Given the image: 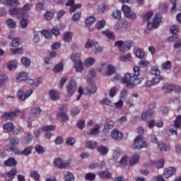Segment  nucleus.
<instances>
[{
    "instance_id": "1",
    "label": "nucleus",
    "mask_w": 181,
    "mask_h": 181,
    "mask_svg": "<svg viewBox=\"0 0 181 181\" xmlns=\"http://www.w3.org/2000/svg\"><path fill=\"white\" fill-rule=\"evenodd\" d=\"M134 74L126 73L121 79L122 84H126L128 88H134L135 86L141 84L144 78H139L140 70L138 66L133 68Z\"/></svg>"
},
{
    "instance_id": "2",
    "label": "nucleus",
    "mask_w": 181,
    "mask_h": 181,
    "mask_svg": "<svg viewBox=\"0 0 181 181\" xmlns=\"http://www.w3.org/2000/svg\"><path fill=\"white\" fill-rule=\"evenodd\" d=\"M170 30L172 35L169 37L168 40L169 42H175L174 47L175 49H179V47H181V40L179 39L180 37L177 33L180 32V30L179 29V27L173 25L170 27Z\"/></svg>"
},
{
    "instance_id": "3",
    "label": "nucleus",
    "mask_w": 181,
    "mask_h": 181,
    "mask_svg": "<svg viewBox=\"0 0 181 181\" xmlns=\"http://www.w3.org/2000/svg\"><path fill=\"white\" fill-rule=\"evenodd\" d=\"M151 141L152 142V144H156V145H158L160 151H161L162 152H166L170 149V146L169 144H166L162 141H159V140H158V137H156V136L155 135H151Z\"/></svg>"
},
{
    "instance_id": "4",
    "label": "nucleus",
    "mask_w": 181,
    "mask_h": 181,
    "mask_svg": "<svg viewBox=\"0 0 181 181\" xmlns=\"http://www.w3.org/2000/svg\"><path fill=\"white\" fill-rule=\"evenodd\" d=\"M9 15L13 16L17 15L18 18H28L29 14L26 11H23V9L19 8H11L8 10Z\"/></svg>"
},
{
    "instance_id": "5",
    "label": "nucleus",
    "mask_w": 181,
    "mask_h": 181,
    "mask_svg": "<svg viewBox=\"0 0 181 181\" xmlns=\"http://www.w3.org/2000/svg\"><path fill=\"white\" fill-rule=\"evenodd\" d=\"M146 141L144 140L142 136H138L134 141L133 145H132V149H142L146 148Z\"/></svg>"
},
{
    "instance_id": "6",
    "label": "nucleus",
    "mask_w": 181,
    "mask_h": 181,
    "mask_svg": "<svg viewBox=\"0 0 181 181\" xmlns=\"http://www.w3.org/2000/svg\"><path fill=\"white\" fill-rule=\"evenodd\" d=\"M80 54L76 53L71 55V59L75 63L76 71H83V62L80 60Z\"/></svg>"
},
{
    "instance_id": "7",
    "label": "nucleus",
    "mask_w": 181,
    "mask_h": 181,
    "mask_svg": "<svg viewBox=\"0 0 181 181\" xmlns=\"http://www.w3.org/2000/svg\"><path fill=\"white\" fill-rule=\"evenodd\" d=\"M162 22V20L160 19V17L158 13L156 14L153 19V22H148L147 23V29L149 30H153V29H158L159 28V23Z\"/></svg>"
},
{
    "instance_id": "8",
    "label": "nucleus",
    "mask_w": 181,
    "mask_h": 181,
    "mask_svg": "<svg viewBox=\"0 0 181 181\" xmlns=\"http://www.w3.org/2000/svg\"><path fill=\"white\" fill-rule=\"evenodd\" d=\"M67 110H69L67 105H63L61 107H59V112L57 114V117L58 119L62 121V122L69 121V116H67V114H66Z\"/></svg>"
},
{
    "instance_id": "9",
    "label": "nucleus",
    "mask_w": 181,
    "mask_h": 181,
    "mask_svg": "<svg viewBox=\"0 0 181 181\" xmlns=\"http://www.w3.org/2000/svg\"><path fill=\"white\" fill-rule=\"evenodd\" d=\"M144 168H151V166H153L157 169H162V168L165 166V160L161 158L158 161H148L147 163H144Z\"/></svg>"
},
{
    "instance_id": "10",
    "label": "nucleus",
    "mask_w": 181,
    "mask_h": 181,
    "mask_svg": "<svg viewBox=\"0 0 181 181\" xmlns=\"http://www.w3.org/2000/svg\"><path fill=\"white\" fill-rule=\"evenodd\" d=\"M181 125V115L177 116L176 120L174 121V126H171V127L169 128L168 131L172 134V135H177V132L176 129L177 128H180Z\"/></svg>"
},
{
    "instance_id": "11",
    "label": "nucleus",
    "mask_w": 181,
    "mask_h": 181,
    "mask_svg": "<svg viewBox=\"0 0 181 181\" xmlns=\"http://www.w3.org/2000/svg\"><path fill=\"white\" fill-rule=\"evenodd\" d=\"M122 11L128 19L135 20L136 19V14L135 13L131 11V8L127 5L122 6Z\"/></svg>"
},
{
    "instance_id": "12",
    "label": "nucleus",
    "mask_w": 181,
    "mask_h": 181,
    "mask_svg": "<svg viewBox=\"0 0 181 181\" xmlns=\"http://www.w3.org/2000/svg\"><path fill=\"white\" fill-rule=\"evenodd\" d=\"M33 94V90L30 89L27 90L26 93H25L22 90H18L17 92V97L19 98L21 101H25L28 97H30Z\"/></svg>"
},
{
    "instance_id": "13",
    "label": "nucleus",
    "mask_w": 181,
    "mask_h": 181,
    "mask_svg": "<svg viewBox=\"0 0 181 181\" xmlns=\"http://www.w3.org/2000/svg\"><path fill=\"white\" fill-rule=\"evenodd\" d=\"M87 82L90 85L85 88L86 93L90 95L97 93V86L93 83V78H88Z\"/></svg>"
},
{
    "instance_id": "14",
    "label": "nucleus",
    "mask_w": 181,
    "mask_h": 181,
    "mask_svg": "<svg viewBox=\"0 0 181 181\" xmlns=\"http://www.w3.org/2000/svg\"><path fill=\"white\" fill-rule=\"evenodd\" d=\"M98 42L94 41V40H88L87 42L85 45V47L86 49H90V47H94V46H95V54H97V53H101L103 52V47L100 46H98Z\"/></svg>"
},
{
    "instance_id": "15",
    "label": "nucleus",
    "mask_w": 181,
    "mask_h": 181,
    "mask_svg": "<svg viewBox=\"0 0 181 181\" xmlns=\"http://www.w3.org/2000/svg\"><path fill=\"white\" fill-rule=\"evenodd\" d=\"M66 90L68 95H73L77 90V83H76V81L71 79L66 86Z\"/></svg>"
},
{
    "instance_id": "16",
    "label": "nucleus",
    "mask_w": 181,
    "mask_h": 181,
    "mask_svg": "<svg viewBox=\"0 0 181 181\" xmlns=\"http://www.w3.org/2000/svg\"><path fill=\"white\" fill-rule=\"evenodd\" d=\"M18 112H21V111L16 110L14 112H5L3 114L2 118L6 121H12L16 117V114H18Z\"/></svg>"
},
{
    "instance_id": "17",
    "label": "nucleus",
    "mask_w": 181,
    "mask_h": 181,
    "mask_svg": "<svg viewBox=\"0 0 181 181\" xmlns=\"http://www.w3.org/2000/svg\"><path fill=\"white\" fill-rule=\"evenodd\" d=\"M175 173L176 168L173 167H168L167 169L164 170L163 176L165 179H169V177H172V176Z\"/></svg>"
},
{
    "instance_id": "18",
    "label": "nucleus",
    "mask_w": 181,
    "mask_h": 181,
    "mask_svg": "<svg viewBox=\"0 0 181 181\" xmlns=\"http://www.w3.org/2000/svg\"><path fill=\"white\" fill-rule=\"evenodd\" d=\"M111 136L112 139H115V141H121L122 138H124V135L119 130L115 129L112 133H111Z\"/></svg>"
},
{
    "instance_id": "19",
    "label": "nucleus",
    "mask_w": 181,
    "mask_h": 181,
    "mask_svg": "<svg viewBox=\"0 0 181 181\" xmlns=\"http://www.w3.org/2000/svg\"><path fill=\"white\" fill-rule=\"evenodd\" d=\"M16 173H18V170H16V168H12L9 172H8L6 173V177H5V180L6 181L13 180Z\"/></svg>"
},
{
    "instance_id": "20",
    "label": "nucleus",
    "mask_w": 181,
    "mask_h": 181,
    "mask_svg": "<svg viewBox=\"0 0 181 181\" xmlns=\"http://www.w3.org/2000/svg\"><path fill=\"white\" fill-rule=\"evenodd\" d=\"M132 47V40H127L124 43L123 47L119 48V52L121 54H123V53H125L127 50H129Z\"/></svg>"
},
{
    "instance_id": "21",
    "label": "nucleus",
    "mask_w": 181,
    "mask_h": 181,
    "mask_svg": "<svg viewBox=\"0 0 181 181\" xmlns=\"http://www.w3.org/2000/svg\"><path fill=\"white\" fill-rule=\"evenodd\" d=\"M16 165H18V162L13 157H10L4 161V165L8 168H13V166H16Z\"/></svg>"
},
{
    "instance_id": "22",
    "label": "nucleus",
    "mask_w": 181,
    "mask_h": 181,
    "mask_svg": "<svg viewBox=\"0 0 181 181\" xmlns=\"http://www.w3.org/2000/svg\"><path fill=\"white\" fill-rule=\"evenodd\" d=\"M2 4L8 6H18L21 4L19 0H3Z\"/></svg>"
},
{
    "instance_id": "23",
    "label": "nucleus",
    "mask_w": 181,
    "mask_h": 181,
    "mask_svg": "<svg viewBox=\"0 0 181 181\" xmlns=\"http://www.w3.org/2000/svg\"><path fill=\"white\" fill-rule=\"evenodd\" d=\"M140 158L141 156L138 153H135L134 155H133L129 161V166H134V165L138 163V162H139Z\"/></svg>"
},
{
    "instance_id": "24",
    "label": "nucleus",
    "mask_w": 181,
    "mask_h": 181,
    "mask_svg": "<svg viewBox=\"0 0 181 181\" xmlns=\"http://www.w3.org/2000/svg\"><path fill=\"white\" fill-rule=\"evenodd\" d=\"M110 9V7L105 4H101L98 7V13H105Z\"/></svg>"
},
{
    "instance_id": "25",
    "label": "nucleus",
    "mask_w": 181,
    "mask_h": 181,
    "mask_svg": "<svg viewBox=\"0 0 181 181\" xmlns=\"http://www.w3.org/2000/svg\"><path fill=\"white\" fill-rule=\"evenodd\" d=\"M49 97L52 101H56V100H59V98H60L59 91H57V90H52L49 91Z\"/></svg>"
},
{
    "instance_id": "26",
    "label": "nucleus",
    "mask_w": 181,
    "mask_h": 181,
    "mask_svg": "<svg viewBox=\"0 0 181 181\" xmlns=\"http://www.w3.org/2000/svg\"><path fill=\"white\" fill-rule=\"evenodd\" d=\"M98 175L100 177H101V179H110L112 177V174L108 170L99 172Z\"/></svg>"
},
{
    "instance_id": "27",
    "label": "nucleus",
    "mask_w": 181,
    "mask_h": 181,
    "mask_svg": "<svg viewBox=\"0 0 181 181\" xmlns=\"http://www.w3.org/2000/svg\"><path fill=\"white\" fill-rule=\"evenodd\" d=\"M96 150L101 155H107L108 153V148L103 145L96 147Z\"/></svg>"
},
{
    "instance_id": "28",
    "label": "nucleus",
    "mask_w": 181,
    "mask_h": 181,
    "mask_svg": "<svg viewBox=\"0 0 181 181\" xmlns=\"http://www.w3.org/2000/svg\"><path fill=\"white\" fill-rule=\"evenodd\" d=\"M175 88V85L173 84H165L163 86L162 90L163 93H172Z\"/></svg>"
},
{
    "instance_id": "29",
    "label": "nucleus",
    "mask_w": 181,
    "mask_h": 181,
    "mask_svg": "<svg viewBox=\"0 0 181 181\" xmlns=\"http://www.w3.org/2000/svg\"><path fill=\"white\" fill-rule=\"evenodd\" d=\"M103 35H105L107 36L108 39H110V40H115V35H114V33L112 31H110L108 30H105L102 31Z\"/></svg>"
},
{
    "instance_id": "30",
    "label": "nucleus",
    "mask_w": 181,
    "mask_h": 181,
    "mask_svg": "<svg viewBox=\"0 0 181 181\" xmlns=\"http://www.w3.org/2000/svg\"><path fill=\"white\" fill-rule=\"evenodd\" d=\"M85 146L88 149H95V147L98 146V143L94 141H88L85 144Z\"/></svg>"
},
{
    "instance_id": "31",
    "label": "nucleus",
    "mask_w": 181,
    "mask_h": 181,
    "mask_svg": "<svg viewBox=\"0 0 181 181\" xmlns=\"http://www.w3.org/2000/svg\"><path fill=\"white\" fill-rule=\"evenodd\" d=\"M105 166V163L102 162L100 164H98V163H92L89 165V169H95L98 168V169H103Z\"/></svg>"
},
{
    "instance_id": "32",
    "label": "nucleus",
    "mask_w": 181,
    "mask_h": 181,
    "mask_svg": "<svg viewBox=\"0 0 181 181\" xmlns=\"http://www.w3.org/2000/svg\"><path fill=\"white\" fill-rule=\"evenodd\" d=\"M3 129L6 132H13V124L11 122H7L3 125Z\"/></svg>"
},
{
    "instance_id": "33",
    "label": "nucleus",
    "mask_w": 181,
    "mask_h": 181,
    "mask_svg": "<svg viewBox=\"0 0 181 181\" xmlns=\"http://www.w3.org/2000/svg\"><path fill=\"white\" fill-rule=\"evenodd\" d=\"M28 78V74L25 72H21L18 74V77H16V80L18 82L26 81Z\"/></svg>"
},
{
    "instance_id": "34",
    "label": "nucleus",
    "mask_w": 181,
    "mask_h": 181,
    "mask_svg": "<svg viewBox=\"0 0 181 181\" xmlns=\"http://www.w3.org/2000/svg\"><path fill=\"white\" fill-rule=\"evenodd\" d=\"M54 163L60 169H64V168H66V164L63 163L62 158H55L54 160Z\"/></svg>"
},
{
    "instance_id": "35",
    "label": "nucleus",
    "mask_w": 181,
    "mask_h": 181,
    "mask_svg": "<svg viewBox=\"0 0 181 181\" xmlns=\"http://www.w3.org/2000/svg\"><path fill=\"white\" fill-rule=\"evenodd\" d=\"M30 176L35 181H40V174L36 170L31 171L30 173Z\"/></svg>"
},
{
    "instance_id": "36",
    "label": "nucleus",
    "mask_w": 181,
    "mask_h": 181,
    "mask_svg": "<svg viewBox=\"0 0 181 181\" xmlns=\"http://www.w3.org/2000/svg\"><path fill=\"white\" fill-rule=\"evenodd\" d=\"M100 132V125L96 124L95 127L90 129V132L87 133L88 135H97Z\"/></svg>"
},
{
    "instance_id": "37",
    "label": "nucleus",
    "mask_w": 181,
    "mask_h": 181,
    "mask_svg": "<svg viewBox=\"0 0 181 181\" xmlns=\"http://www.w3.org/2000/svg\"><path fill=\"white\" fill-rule=\"evenodd\" d=\"M64 175L65 181H74V175L71 172H65Z\"/></svg>"
},
{
    "instance_id": "38",
    "label": "nucleus",
    "mask_w": 181,
    "mask_h": 181,
    "mask_svg": "<svg viewBox=\"0 0 181 181\" xmlns=\"http://www.w3.org/2000/svg\"><path fill=\"white\" fill-rule=\"evenodd\" d=\"M95 22V18L94 16H89L86 20V25L87 28H90V26H92V25L94 24Z\"/></svg>"
},
{
    "instance_id": "39",
    "label": "nucleus",
    "mask_w": 181,
    "mask_h": 181,
    "mask_svg": "<svg viewBox=\"0 0 181 181\" xmlns=\"http://www.w3.org/2000/svg\"><path fill=\"white\" fill-rule=\"evenodd\" d=\"M33 149V148L32 147L26 148L24 150L20 151L19 155H23V156H28V155H30V153H32Z\"/></svg>"
},
{
    "instance_id": "40",
    "label": "nucleus",
    "mask_w": 181,
    "mask_h": 181,
    "mask_svg": "<svg viewBox=\"0 0 181 181\" xmlns=\"http://www.w3.org/2000/svg\"><path fill=\"white\" fill-rule=\"evenodd\" d=\"M6 25L11 29H14V28H16V23L13 21V19L8 18L6 21Z\"/></svg>"
},
{
    "instance_id": "41",
    "label": "nucleus",
    "mask_w": 181,
    "mask_h": 181,
    "mask_svg": "<svg viewBox=\"0 0 181 181\" xmlns=\"http://www.w3.org/2000/svg\"><path fill=\"white\" fill-rule=\"evenodd\" d=\"M73 37V33L71 32L68 31L64 34V42H71Z\"/></svg>"
},
{
    "instance_id": "42",
    "label": "nucleus",
    "mask_w": 181,
    "mask_h": 181,
    "mask_svg": "<svg viewBox=\"0 0 181 181\" xmlns=\"http://www.w3.org/2000/svg\"><path fill=\"white\" fill-rule=\"evenodd\" d=\"M42 131H43V132H49V131H54V129H56V127L53 124L52 125H46V126H43L41 128Z\"/></svg>"
},
{
    "instance_id": "43",
    "label": "nucleus",
    "mask_w": 181,
    "mask_h": 181,
    "mask_svg": "<svg viewBox=\"0 0 181 181\" xmlns=\"http://www.w3.org/2000/svg\"><path fill=\"white\" fill-rule=\"evenodd\" d=\"M107 76H112V74H115V67H114L112 65H107Z\"/></svg>"
},
{
    "instance_id": "44",
    "label": "nucleus",
    "mask_w": 181,
    "mask_h": 181,
    "mask_svg": "<svg viewBox=\"0 0 181 181\" xmlns=\"http://www.w3.org/2000/svg\"><path fill=\"white\" fill-rule=\"evenodd\" d=\"M104 26H105V20L99 21L95 24V28L98 30H101V29L104 28Z\"/></svg>"
},
{
    "instance_id": "45",
    "label": "nucleus",
    "mask_w": 181,
    "mask_h": 181,
    "mask_svg": "<svg viewBox=\"0 0 181 181\" xmlns=\"http://www.w3.org/2000/svg\"><path fill=\"white\" fill-rule=\"evenodd\" d=\"M150 73H151V74H153V76H160V71L156 66L151 67Z\"/></svg>"
},
{
    "instance_id": "46",
    "label": "nucleus",
    "mask_w": 181,
    "mask_h": 181,
    "mask_svg": "<svg viewBox=\"0 0 181 181\" xmlns=\"http://www.w3.org/2000/svg\"><path fill=\"white\" fill-rule=\"evenodd\" d=\"M63 70V63L60 62L59 64H57L54 66L53 69L54 73H60V71H62Z\"/></svg>"
},
{
    "instance_id": "47",
    "label": "nucleus",
    "mask_w": 181,
    "mask_h": 181,
    "mask_svg": "<svg viewBox=\"0 0 181 181\" xmlns=\"http://www.w3.org/2000/svg\"><path fill=\"white\" fill-rule=\"evenodd\" d=\"M161 67L163 70H170V69H172V62H170V61L163 62Z\"/></svg>"
},
{
    "instance_id": "48",
    "label": "nucleus",
    "mask_w": 181,
    "mask_h": 181,
    "mask_svg": "<svg viewBox=\"0 0 181 181\" xmlns=\"http://www.w3.org/2000/svg\"><path fill=\"white\" fill-rule=\"evenodd\" d=\"M7 68L10 71L16 69V60L10 61L7 65Z\"/></svg>"
},
{
    "instance_id": "49",
    "label": "nucleus",
    "mask_w": 181,
    "mask_h": 181,
    "mask_svg": "<svg viewBox=\"0 0 181 181\" xmlns=\"http://www.w3.org/2000/svg\"><path fill=\"white\" fill-rule=\"evenodd\" d=\"M10 52L13 54H23V49L22 48H12Z\"/></svg>"
},
{
    "instance_id": "50",
    "label": "nucleus",
    "mask_w": 181,
    "mask_h": 181,
    "mask_svg": "<svg viewBox=\"0 0 181 181\" xmlns=\"http://www.w3.org/2000/svg\"><path fill=\"white\" fill-rule=\"evenodd\" d=\"M136 56L138 57V59H144V57L145 56V52L144 49L139 48L136 51Z\"/></svg>"
},
{
    "instance_id": "51",
    "label": "nucleus",
    "mask_w": 181,
    "mask_h": 181,
    "mask_svg": "<svg viewBox=\"0 0 181 181\" xmlns=\"http://www.w3.org/2000/svg\"><path fill=\"white\" fill-rule=\"evenodd\" d=\"M20 19H21L20 22L21 27L22 28V29H25L26 26H28L29 21L28 20V18H20Z\"/></svg>"
},
{
    "instance_id": "52",
    "label": "nucleus",
    "mask_w": 181,
    "mask_h": 181,
    "mask_svg": "<svg viewBox=\"0 0 181 181\" xmlns=\"http://www.w3.org/2000/svg\"><path fill=\"white\" fill-rule=\"evenodd\" d=\"M35 149L37 153H38L39 155H42V153H45L46 151L45 148H43V146L40 145L35 146Z\"/></svg>"
},
{
    "instance_id": "53",
    "label": "nucleus",
    "mask_w": 181,
    "mask_h": 181,
    "mask_svg": "<svg viewBox=\"0 0 181 181\" xmlns=\"http://www.w3.org/2000/svg\"><path fill=\"white\" fill-rule=\"evenodd\" d=\"M114 125H115V122L112 121H109L104 127V129L105 131H110V129H112L114 128Z\"/></svg>"
},
{
    "instance_id": "54",
    "label": "nucleus",
    "mask_w": 181,
    "mask_h": 181,
    "mask_svg": "<svg viewBox=\"0 0 181 181\" xmlns=\"http://www.w3.org/2000/svg\"><path fill=\"white\" fill-rule=\"evenodd\" d=\"M95 62V60H94L93 58H88L85 61L86 67H91V66H93Z\"/></svg>"
},
{
    "instance_id": "55",
    "label": "nucleus",
    "mask_w": 181,
    "mask_h": 181,
    "mask_svg": "<svg viewBox=\"0 0 181 181\" xmlns=\"http://www.w3.org/2000/svg\"><path fill=\"white\" fill-rule=\"evenodd\" d=\"M81 8V4H74L72 6H71L70 8H69V12L70 13H73V12H76V11H77V9H80Z\"/></svg>"
},
{
    "instance_id": "56",
    "label": "nucleus",
    "mask_w": 181,
    "mask_h": 181,
    "mask_svg": "<svg viewBox=\"0 0 181 181\" xmlns=\"http://www.w3.org/2000/svg\"><path fill=\"white\" fill-rule=\"evenodd\" d=\"M6 80H8V76L6 75H0V87L5 86V82Z\"/></svg>"
},
{
    "instance_id": "57",
    "label": "nucleus",
    "mask_w": 181,
    "mask_h": 181,
    "mask_svg": "<svg viewBox=\"0 0 181 181\" xmlns=\"http://www.w3.org/2000/svg\"><path fill=\"white\" fill-rule=\"evenodd\" d=\"M41 33L43 36H45V37H46V39H52V35L51 31L43 30Z\"/></svg>"
},
{
    "instance_id": "58",
    "label": "nucleus",
    "mask_w": 181,
    "mask_h": 181,
    "mask_svg": "<svg viewBox=\"0 0 181 181\" xmlns=\"http://www.w3.org/2000/svg\"><path fill=\"white\" fill-rule=\"evenodd\" d=\"M81 17V12L77 11L72 16V21L74 22H78L80 21V18Z\"/></svg>"
},
{
    "instance_id": "59",
    "label": "nucleus",
    "mask_w": 181,
    "mask_h": 181,
    "mask_svg": "<svg viewBox=\"0 0 181 181\" xmlns=\"http://www.w3.org/2000/svg\"><path fill=\"white\" fill-rule=\"evenodd\" d=\"M19 45H21V39L16 37V38H13L12 41H11V46L13 47H16L17 46H19Z\"/></svg>"
},
{
    "instance_id": "60",
    "label": "nucleus",
    "mask_w": 181,
    "mask_h": 181,
    "mask_svg": "<svg viewBox=\"0 0 181 181\" xmlns=\"http://www.w3.org/2000/svg\"><path fill=\"white\" fill-rule=\"evenodd\" d=\"M31 112L32 114H33V115L39 117V115H40V113L42 112V109H40V107H34L31 110Z\"/></svg>"
},
{
    "instance_id": "61",
    "label": "nucleus",
    "mask_w": 181,
    "mask_h": 181,
    "mask_svg": "<svg viewBox=\"0 0 181 181\" xmlns=\"http://www.w3.org/2000/svg\"><path fill=\"white\" fill-rule=\"evenodd\" d=\"M21 62L22 64L26 67H29V66H30V59H29L28 57H22Z\"/></svg>"
},
{
    "instance_id": "62",
    "label": "nucleus",
    "mask_w": 181,
    "mask_h": 181,
    "mask_svg": "<svg viewBox=\"0 0 181 181\" xmlns=\"http://www.w3.org/2000/svg\"><path fill=\"white\" fill-rule=\"evenodd\" d=\"M85 179H86V180L93 181L95 179V174L91 173H88L85 175Z\"/></svg>"
},
{
    "instance_id": "63",
    "label": "nucleus",
    "mask_w": 181,
    "mask_h": 181,
    "mask_svg": "<svg viewBox=\"0 0 181 181\" xmlns=\"http://www.w3.org/2000/svg\"><path fill=\"white\" fill-rule=\"evenodd\" d=\"M32 139H33V136H32V134L27 133L24 136V141L26 142V144H29V142H31Z\"/></svg>"
},
{
    "instance_id": "64",
    "label": "nucleus",
    "mask_w": 181,
    "mask_h": 181,
    "mask_svg": "<svg viewBox=\"0 0 181 181\" xmlns=\"http://www.w3.org/2000/svg\"><path fill=\"white\" fill-rule=\"evenodd\" d=\"M112 16L115 19H121V11L115 10Z\"/></svg>"
}]
</instances>
